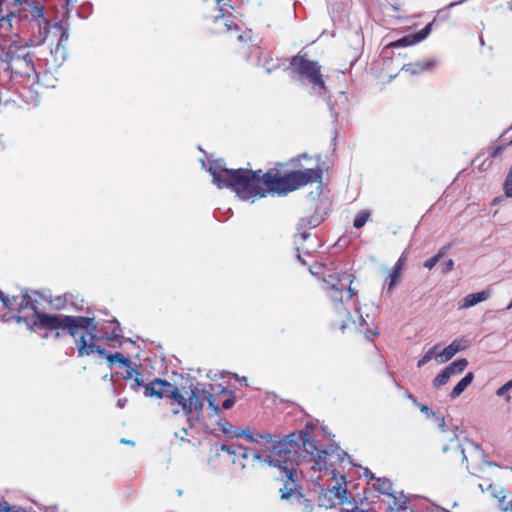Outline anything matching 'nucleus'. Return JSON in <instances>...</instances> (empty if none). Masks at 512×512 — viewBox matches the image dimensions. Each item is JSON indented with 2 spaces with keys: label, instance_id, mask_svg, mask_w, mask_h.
<instances>
[{
  "label": "nucleus",
  "instance_id": "64",
  "mask_svg": "<svg viewBox=\"0 0 512 512\" xmlns=\"http://www.w3.org/2000/svg\"><path fill=\"white\" fill-rule=\"evenodd\" d=\"M360 324L363 325L365 323V319L362 317V315H359Z\"/></svg>",
  "mask_w": 512,
  "mask_h": 512
},
{
  "label": "nucleus",
  "instance_id": "2",
  "mask_svg": "<svg viewBox=\"0 0 512 512\" xmlns=\"http://www.w3.org/2000/svg\"><path fill=\"white\" fill-rule=\"evenodd\" d=\"M18 322H25L30 331L47 330L54 331V338L59 339L65 335L75 340L78 357L106 354V350L97 345L96 341L98 322L94 317L73 316L64 314H49L37 312L32 318H15Z\"/></svg>",
  "mask_w": 512,
  "mask_h": 512
},
{
  "label": "nucleus",
  "instance_id": "16",
  "mask_svg": "<svg viewBox=\"0 0 512 512\" xmlns=\"http://www.w3.org/2000/svg\"><path fill=\"white\" fill-rule=\"evenodd\" d=\"M437 65L436 59H428L424 61H417L404 66L405 71L410 72L412 75L421 74L425 71L432 70Z\"/></svg>",
  "mask_w": 512,
  "mask_h": 512
},
{
  "label": "nucleus",
  "instance_id": "61",
  "mask_svg": "<svg viewBox=\"0 0 512 512\" xmlns=\"http://www.w3.org/2000/svg\"><path fill=\"white\" fill-rule=\"evenodd\" d=\"M237 38H238V40H240V41H246V35H244V34H240V35H238V37H237Z\"/></svg>",
  "mask_w": 512,
  "mask_h": 512
},
{
  "label": "nucleus",
  "instance_id": "41",
  "mask_svg": "<svg viewBox=\"0 0 512 512\" xmlns=\"http://www.w3.org/2000/svg\"><path fill=\"white\" fill-rule=\"evenodd\" d=\"M315 428V425L312 422H307L303 430H299L298 432H304L308 438V441H314L311 436L310 432Z\"/></svg>",
  "mask_w": 512,
  "mask_h": 512
},
{
  "label": "nucleus",
  "instance_id": "63",
  "mask_svg": "<svg viewBox=\"0 0 512 512\" xmlns=\"http://www.w3.org/2000/svg\"><path fill=\"white\" fill-rule=\"evenodd\" d=\"M367 334H369V335H378L379 333L377 331L368 330Z\"/></svg>",
  "mask_w": 512,
  "mask_h": 512
},
{
  "label": "nucleus",
  "instance_id": "17",
  "mask_svg": "<svg viewBox=\"0 0 512 512\" xmlns=\"http://www.w3.org/2000/svg\"><path fill=\"white\" fill-rule=\"evenodd\" d=\"M490 296V292L483 290L476 293L468 294L464 297L461 308H469L472 307L482 301H485Z\"/></svg>",
  "mask_w": 512,
  "mask_h": 512
},
{
  "label": "nucleus",
  "instance_id": "22",
  "mask_svg": "<svg viewBox=\"0 0 512 512\" xmlns=\"http://www.w3.org/2000/svg\"><path fill=\"white\" fill-rule=\"evenodd\" d=\"M103 357H105L108 362L110 364H114L115 362H118L119 364L123 365V366H129V365H132V362L129 358L125 357L122 353L120 352H115V353H108L106 351V354L102 355Z\"/></svg>",
  "mask_w": 512,
  "mask_h": 512
},
{
  "label": "nucleus",
  "instance_id": "21",
  "mask_svg": "<svg viewBox=\"0 0 512 512\" xmlns=\"http://www.w3.org/2000/svg\"><path fill=\"white\" fill-rule=\"evenodd\" d=\"M468 366V361L466 358L457 359L456 361L450 363L445 367L446 370H448L449 374L452 375H459L463 373V371Z\"/></svg>",
  "mask_w": 512,
  "mask_h": 512
},
{
  "label": "nucleus",
  "instance_id": "24",
  "mask_svg": "<svg viewBox=\"0 0 512 512\" xmlns=\"http://www.w3.org/2000/svg\"><path fill=\"white\" fill-rule=\"evenodd\" d=\"M451 378V375L449 374L448 370L445 368L437 374V376L433 379L432 385L434 388L438 389L444 385H446Z\"/></svg>",
  "mask_w": 512,
  "mask_h": 512
},
{
  "label": "nucleus",
  "instance_id": "15",
  "mask_svg": "<svg viewBox=\"0 0 512 512\" xmlns=\"http://www.w3.org/2000/svg\"><path fill=\"white\" fill-rule=\"evenodd\" d=\"M261 48L259 46H252L251 51L249 54L246 55L247 60H251L252 57L255 58V64L258 66H262L267 73H270L272 70H274L278 65L276 63H273L272 58H266L264 59V62L261 63Z\"/></svg>",
  "mask_w": 512,
  "mask_h": 512
},
{
  "label": "nucleus",
  "instance_id": "14",
  "mask_svg": "<svg viewBox=\"0 0 512 512\" xmlns=\"http://www.w3.org/2000/svg\"><path fill=\"white\" fill-rule=\"evenodd\" d=\"M468 347V341L463 338L454 339L443 351L436 356V359L440 363L449 361L460 351L465 350Z\"/></svg>",
  "mask_w": 512,
  "mask_h": 512
},
{
  "label": "nucleus",
  "instance_id": "4",
  "mask_svg": "<svg viewBox=\"0 0 512 512\" xmlns=\"http://www.w3.org/2000/svg\"><path fill=\"white\" fill-rule=\"evenodd\" d=\"M208 171L218 188L231 189L241 200L263 198L267 195V191L262 187L261 169H228L223 165V160H216Z\"/></svg>",
  "mask_w": 512,
  "mask_h": 512
},
{
  "label": "nucleus",
  "instance_id": "46",
  "mask_svg": "<svg viewBox=\"0 0 512 512\" xmlns=\"http://www.w3.org/2000/svg\"><path fill=\"white\" fill-rule=\"evenodd\" d=\"M466 444H467L471 449H473L475 453H477V454H479V455H480V454H483V450L481 449V447H480V445H479V444L474 443V442H472V441H468V440H466Z\"/></svg>",
  "mask_w": 512,
  "mask_h": 512
},
{
  "label": "nucleus",
  "instance_id": "8",
  "mask_svg": "<svg viewBox=\"0 0 512 512\" xmlns=\"http://www.w3.org/2000/svg\"><path fill=\"white\" fill-rule=\"evenodd\" d=\"M354 276L347 272H342L338 275H328L324 279V290L328 297L336 305V310L340 315H346L347 320H341L339 324L334 323L333 327L340 329L342 332L347 328L348 322L351 320V315L343 307L344 296L346 300L351 299L356 295V292L351 288Z\"/></svg>",
  "mask_w": 512,
  "mask_h": 512
},
{
  "label": "nucleus",
  "instance_id": "25",
  "mask_svg": "<svg viewBox=\"0 0 512 512\" xmlns=\"http://www.w3.org/2000/svg\"><path fill=\"white\" fill-rule=\"evenodd\" d=\"M389 282L387 283V291L390 292L398 284L401 278V271L398 268H392L389 273Z\"/></svg>",
  "mask_w": 512,
  "mask_h": 512
},
{
  "label": "nucleus",
  "instance_id": "60",
  "mask_svg": "<svg viewBox=\"0 0 512 512\" xmlns=\"http://www.w3.org/2000/svg\"><path fill=\"white\" fill-rule=\"evenodd\" d=\"M366 476H369V477H370V479H375V480L377 479V478L374 476V474H373V473H371V472H369V471H368V469L366 470Z\"/></svg>",
  "mask_w": 512,
  "mask_h": 512
},
{
  "label": "nucleus",
  "instance_id": "12",
  "mask_svg": "<svg viewBox=\"0 0 512 512\" xmlns=\"http://www.w3.org/2000/svg\"><path fill=\"white\" fill-rule=\"evenodd\" d=\"M297 484L286 483L283 488L280 489L281 498L290 500L292 504H297L303 507V512H312L313 503L306 499L305 496L296 489Z\"/></svg>",
  "mask_w": 512,
  "mask_h": 512
},
{
  "label": "nucleus",
  "instance_id": "59",
  "mask_svg": "<svg viewBox=\"0 0 512 512\" xmlns=\"http://www.w3.org/2000/svg\"><path fill=\"white\" fill-rule=\"evenodd\" d=\"M406 509H407V503H406V501H403V502L399 505L398 510H402V511H404V510H406Z\"/></svg>",
  "mask_w": 512,
  "mask_h": 512
},
{
  "label": "nucleus",
  "instance_id": "49",
  "mask_svg": "<svg viewBox=\"0 0 512 512\" xmlns=\"http://www.w3.org/2000/svg\"><path fill=\"white\" fill-rule=\"evenodd\" d=\"M231 455L233 456L232 462L234 464L239 463L241 468H245L246 467L245 463L243 461L239 460V452H235V454H231Z\"/></svg>",
  "mask_w": 512,
  "mask_h": 512
},
{
  "label": "nucleus",
  "instance_id": "56",
  "mask_svg": "<svg viewBox=\"0 0 512 512\" xmlns=\"http://www.w3.org/2000/svg\"><path fill=\"white\" fill-rule=\"evenodd\" d=\"M7 51V47L0 43V59L4 58V53Z\"/></svg>",
  "mask_w": 512,
  "mask_h": 512
},
{
  "label": "nucleus",
  "instance_id": "3",
  "mask_svg": "<svg viewBox=\"0 0 512 512\" xmlns=\"http://www.w3.org/2000/svg\"><path fill=\"white\" fill-rule=\"evenodd\" d=\"M210 390L199 389L193 387L190 389L189 398L186 399L179 389L167 380L154 379L145 387V397L169 398L173 400L181 408L187 416L189 427H193V423L200 419L203 412L204 402L207 401L209 408L215 414H218L221 408L216 405L215 397L212 391L213 385L209 384Z\"/></svg>",
  "mask_w": 512,
  "mask_h": 512
},
{
  "label": "nucleus",
  "instance_id": "1",
  "mask_svg": "<svg viewBox=\"0 0 512 512\" xmlns=\"http://www.w3.org/2000/svg\"><path fill=\"white\" fill-rule=\"evenodd\" d=\"M338 449L339 447L335 446L329 452L321 448L316 441H308L304 432H292L283 439H276L263 453L255 451L252 458L281 469L295 485L296 467L301 462L312 463L311 468L315 471L325 470L328 457H332Z\"/></svg>",
  "mask_w": 512,
  "mask_h": 512
},
{
  "label": "nucleus",
  "instance_id": "38",
  "mask_svg": "<svg viewBox=\"0 0 512 512\" xmlns=\"http://www.w3.org/2000/svg\"><path fill=\"white\" fill-rule=\"evenodd\" d=\"M240 444H235V443H231V444H222L221 447H220V450L221 451H225L227 452L229 455L231 454H235V452H238L240 451Z\"/></svg>",
  "mask_w": 512,
  "mask_h": 512
},
{
  "label": "nucleus",
  "instance_id": "40",
  "mask_svg": "<svg viewBox=\"0 0 512 512\" xmlns=\"http://www.w3.org/2000/svg\"><path fill=\"white\" fill-rule=\"evenodd\" d=\"M417 407H419L420 411L422 413H424L426 415V417H433V418H435V416L437 415V413H435L431 408H429L426 405H423V404L419 403V405H417Z\"/></svg>",
  "mask_w": 512,
  "mask_h": 512
},
{
  "label": "nucleus",
  "instance_id": "9",
  "mask_svg": "<svg viewBox=\"0 0 512 512\" xmlns=\"http://www.w3.org/2000/svg\"><path fill=\"white\" fill-rule=\"evenodd\" d=\"M45 14V8L40 0H12L6 10L3 0H0V28L9 31L14 20L30 19Z\"/></svg>",
  "mask_w": 512,
  "mask_h": 512
},
{
  "label": "nucleus",
  "instance_id": "27",
  "mask_svg": "<svg viewBox=\"0 0 512 512\" xmlns=\"http://www.w3.org/2000/svg\"><path fill=\"white\" fill-rule=\"evenodd\" d=\"M445 254L446 247H443L438 251L436 255H434L433 257L429 258L424 262V267L427 269H432L440 261V259L444 257Z\"/></svg>",
  "mask_w": 512,
  "mask_h": 512
},
{
  "label": "nucleus",
  "instance_id": "58",
  "mask_svg": "<svg viewBox=\"0 0 512 512\" xmlns=\"http://www.w3.org/2000/svg\"><path fill=\"white\" fill-rule=\"evenodd\" d=\"M77 0H64V4H63V7H69L70 5H72L73 3H75Z\"/></svg>",
  "mask_w": 512,
  "mask_h": 512
},
{
  "label": "nucleus",
  "instance_id": "42",
  "mask_svg": "<svg viewBox=\"0 0 512 512\" xmlns=\"http://www.w3.org/2000/svg\"><path fill=\"white\" fill-rule=\"evenodd\" d=\"M454 268V261L452 259H448L444 262V265H443V268H442V273L443 274H447L449 273L450 271H452Z\"/></svg>",
  "mask_w": 512,
  "mask_h": 512
},
{
  "label": "nucleus",
  "instance_id": "54",
  "mask_svg": "<svg viewBox=\"0 0 512 512\" xmlns=\"http://www.w3.org/2000/svg\"><path fill=\"white\" fill-rule=\"evenodd\" d=\"M467 1L468 0H459V1L451 2L450 4L447 5L446 8L447 9H451V8H453L455 6H458V5H461V4H463V3L467 2Z\"/></svg>",
  "mask_w": 512,
  "mask_h": 512
},
{
  "label": "nucleus",
  "instance_id": "29",
  "mask_svg": "<svg viewBox=\"0 0 512 512\" xmlns=\"http://www.w3.org/2000/svg\"><path fill=\"white\" fill-rule=\"evenodd\" d=\"M113 322L116 324V328L112 332L106 334L105 338L108 341H118L119 339L123 338L120 323L117 319H114Z\"/></svg>",
  "mask_w": 512,
  "mask_h": 512
},
{
  "label": "nucleus",
  "instance_id": "62",
  "mask_svg": "<svg viewBox=\"0 0 512 512\" xmlns=\"http://www.w3.org/2000/svg\"><path fill=\"white\" fill-rule=\"evenodd\" d=\"M121 443L131 444V445H133V444H134V442H133V441H131V440H126V439H122V440H121Z\"/></svg>",
  "mask_w": 512,
  "mask_h": 512
},
{
  "label": "nucleus",
  "instance_id": "6",
  "mask_svg": "<svg viewBox=\"0 0 512 512\" xmlns=\"http://www.w3.org/2000/svg\"><path fill=\"white\" fill-rule=\"evenodd\" d=\"M29 44L31 46L42 45L49 37L56 39V46L51 50L55 55L64 57L65 44L68 41V29L61 22L53 24L45 17V14L29 19Z\"/></svg>",
  "mask_w": 512,
  "mask_h": 512
},
{
  "label": "nucleus",
  "instance_id": "35",
  "mask_svg": "<svg viewBox=\"0 0 512 512\" xmlns=\"http://www.w3.org/2000/svg\"><path fill=\"white\" fill-rule=\"evenodd\" d=\"M221 393H228L230 392V396L228 398H226L223 403H222V408L223 409H230L234 406L235 402H236V398L234 396V393L232 391H228L227 388L223 387L221 388Z\"/></svg>",
  "mask_w": 512,
  "mask_h": 512
},
{
  "label": "nucleus",
  "instance_id": "43",
  "mask_svg": "<svg viewBox=\"0 0 512 512\" xmlns=\"http://www.w3.org/2000/svg\"><path fill=\"white\" fill-rule=\"evenodd\" d=\"M125 367H126V373H125V375H123V379L130 380L133 378V376H135V372H138V371L135 370L131 365L125 366Z\"/></svg>",
  "mask_w": 512,
  "mask_h": 512
},
{
  "label": "nucleus",
  "instance_id": "45",
  "mask_svg": "<svg viewBox=\"0 0 512 512\" xmlns=\"http://www.w3.org/2000/svg\"><path fill=\"white\" fill-rule=\"evenodd\" d=\"M435 419L438 421V427L442 432H446V423L444 416L436 415Z\"/></svg>",
  "mask_w": 512,
  "mask_h": 512
},
{
  "label": "nucleus",
  "instance_id": "30",
  "mask_svg": "<svg viewBox=\"0 0 512 512\" xmlns=\"http://www.w3.org/2000/svg\"><path fill=\"white\" fill-rule=\"evenodd\" d=\"M330 492L334 494V496L340 500V503L344 502V498L347 493V489L342 484H337L330 489Z\"/></svg>",
  "mask_w": 512,
  "mask_h": 512
},
{
  "label": "nucleus",
  "instance_id": "48",
  "mask_svg": "<svg viewBox=\"0 0 512 512\" xmlns=\"http://www.w3.org/2000/svg\"><path fill=\"white\" fill-rule=\"evenodd\" d=\"M340 512H369L368 510L359 509L357 504H353L351 509L348 508H341Z\"/></svg>",
  "mask_w": 512,
  "mask_h": 512
},
{
  "label": "nucleus",
  "instance_id": "34",
  "mask_svg": "<svg viewBox=\"0 0 512 512\" xmlns=\"http://www.w3.org/2000/svg\"><path fill=\"white\" fill-rule=\"evenodd\" d=\"M149 383L144 384L143 375L141 372H135V376L133 379V382L131 383L130 387L134 391H138L140 387H146Z\"/></svg>",
  "mask_w": 512,
  "mask_h": 512
},
{
  "label": "nucleus",
  "instance_id": "10",
  "mask_svg": "<svg viewBox=\"0 0 512 512\" xmlns=\"http://www.w3.org/2000/svg\"><path fill=\"white\" fill-rule=\"evenodd\" d=\"M0 301L3 303L5 308H7L10 311L16 310L19 314L18 316L22 318H32L34 319V316L39 311L38 307V301L36 299H33V297L30 294V291L26 289L21 297L18 296H5L2 292V297ZM17 315H13L10 318H8L6 321L9 320H15L17 323H19L15 318ZM23 323V321L21 322ZM24 324L27 326V324L24 322Z\"/></svg>",
  "mask_w": 512,
  "mask_h": 512
},
{
  "label": "nucleus",
  "instance_id": "47",
  "mask_svg": "<svg viewBox=\"0 0 512 512\" xmlns=\"http://www.w3.org/2000/svg\"><path fill=\"white\" fill-rule=\"evenodd\" d=\"M503 150H504V147H503V146H496V147L492 148V150H491V152H490L489 156H490L491 158H495V157H497L498 155H500V154H501V152H502Z\"/></svg>",
  "mask_w": 512,
  "mask_h": 512
},
{
  "label": "nucleus",
  "instance_id": "32",
  "mask_svg": "<svg viewBox=\"0 0 512 512\" xmlns=\"http://www.w3.org/2000/svg\"><path fill=\"white\" fill-rule=\"evenodd\" d=\"M512 389V381L509 380L508 382H506L504 385H502L501 387H499L496 391V395L499 396V397H502L504 396L505 397V400L507 402H509L511 400V396L509 395V390Z\"/></svg>",
  "mask_w": 512,
  "mask_h": 512
},
{
  "label": "nucleus",
  "instance_id": "37",
  "mask_svg": "<svg viewBox=\"0 0 512 512\" xmlns=\"http://www.w3.org/2000/svg\"><path fill=\"white\" fill-rule=\"evenodd\" d=\"M0 512H26V510L11 506L5 501H0Z\"/></svg>",
  "mask_w": 512,
  "mask_h": 512
},
{
  "label": "nucleus",
  "instance_id": "26",
  "mask_svg": "<svg viewBox=\"0 0 512 512\" xmlns=\"http://www.w3.org/2000/svg\"><path fill=\"white\" fill-rule=\"evenodd\" d=\"M370 217V212L367 210L360 211L353 221V226L356 229L362 228Z\"/></svg>",
  "mask_w": 512,
  "mask_h": 512
},
{
  "label": "nucleus",
  "instance_id": "44",
  "mask_svg": "<svg viewBox=\"0 0 512 512\" xmlns=\"http://www.w3.org/2000/svg\"><path fill=\"white\" fill-rule=\"evenodd\" d=\"M239 450H240V451H238L239 452V460L244 462V460H247L249 458L250 453H249L248 449L243 447L241 444H240Z\"/></svg>",
  "mask_w": 512,
  "mask_h": 512
},
{
  "label": "nucleus",
  "instance_id": "23",
  "mask_svg": "<svg viewBox=\"0 0 512 512\" xmlns=\"http://www.w3.org/2000/svg\"><path fill=\"white\" fill-rule=\"evenodd\" d=\"M222 433L229 438H237L239 429H235L226 419L218 422Z\"/></svg>",
  "mask_w": 512,
  "mask_h": 512
},
{
  "label": "nucleus",
  "instance_id": "19",
  "mask_svg": "<svg viewBox=\"0 0 512 512\" xmlns=\"http://www.w3.org/2000/svg\"><path fill=\"white\" fill-rule=\"evenodd\" d=\"M375 490H377L381 494L393 496L392 493V482L385 478H377L376 482L373 484Z\"/></svg>",
  "mask_w": 512,
  "mask_h": 512
},
{
  "label": "nucleus",
  "instance_id": "52",
  "mask_svg": "<svg viewBox=\"0 0 512 512\" xmlns=\"http://www.w3.org/2000/svg\"><path fill=\"white\" fill-rule=\"evenodd\" d=\"M404 266V259L403 257H400L397 262L394 264L393 268H398V270L402 271Z\"/></svg>",
  "mask_w": 512,
  "mask_h": 512
},
{
  "label": "nucleus",
  "instance_id": "28",
  "mask_svg": "<svg viewBox=\"0 0 512 512\" xmlns=\"http://www.w3.org/2000/svg\"><path fill=\"white\" fill-rule=\"evenodd\" d=\"M415 41L412 38V35L404 36L392 43L389 44V47L397 48V47H408L414 45Z\"/></svg>",
  "mask_w": 512,
  "mask_h": 512
},
{
  "label": "nucleus",
  "instance_id": "5",
  "mask_svg": "<svg viewBox=\"0 0 512 512\" xmlns=\"http://www.w3.org/2000/svg\"><path fill=\"white\" fill-rule=\"evenodd\" d=\"M321 178L322 170L320 168L296 170L285 175H280L277 170H268L261 174L262 187L265 188L267 194L277 195H286L304 185L320 181Z\"/></svg>",
  "mask_w": 512,
  "mask_h": 512
},
{
  "label": "nucleus",
  "instance_id": "50",
  "mask_svg": "<svg viewBox=\"0 0 512 512\" xmlns=\"http://www.w3.org/2000/svg\"><path fill=\"white\" fill-rule=\"evenodd\" d=\"M457 449L459 450V452L461 453L462 455V461L465 462L467 461V456H466V448L463 444H458L457 446Z\"/></svg>",
  "mask_w": 512,
  "mask_h": 512
},
{
  "label": "nucleus",
  "instance_id": "39",
  "mask_svg": "<svg viewBox=\"0 0 512 512\" xmlns=\"http://www.w3.org/2000/svg\"><path fill=\"white\" fill-rule=\"evenodd\" d=\"M238 437H245L249 442L256 443V433H252L250 430H239Z\"/></svg>",
  "mask_w": 512,
  "mask_h": 512
},
{
  "label": "nucleus",
  "instance_id": "33",
  "mask_svg": "<svg viewBox=\"0 0 512 512\" xmlns=\"http://www.w3.org/2000/svg\"><path fill=\"white\" fill-rule=\"evenodd\" d=\"M438 346L435 345L434 347L430 348L423 356L421 359L418 360V363H417V367H422L424 366L426 363H428L435 355V352L437 350Z\"/></svg>",
  "mask_w": 512,
  "mask_h": 512
},
{
  "label": "nucleus",
  "instance_id": "57",
  "mask_svg": "<svg viewBox=\"0 0 512 512\" xmlns=\"http://www.w3.org/2000/svg\"><path fill=\"white\" fill-rule=\"evenodd\" d=\"M407 398L410 399L416 406L419 405V402L412 394L408 393Z\"/></svg>",
  "mask_w": 512,
  "mask_h": 512
},
{
  "label": "nucleus",
  "instance_id": "51",
  "mask_svg": "<svg viewBox=\"0 0 512 512\" xmlns=\"http://www.w3.org/2000/svg\"><path fill=\"white\" fill-rule=\"evenodd\" d=\"M127 402H128L127 398H120V399H118L116 406L119 409H123L126 406Z\"/></svg>",
  "mask_w": 512,
  "mask_h": 512
},
{
  "label": "nucleus",
  "instance_id": "36",
  "mask_svg": "<svg viewBox=\"0 0 512 512\" xmlns=\"http://www.w3.org/2000/svg\"><path fill=\"white\" fill-rule=\"evenodd\" d=\"M503 189H504L505 195L507 197L512 198V165H511V168H510V170L506 176V179L504 181Z\"/></svg>",
  "mask_w": 512,
  "mask_h": 512
},
{
  "label": "nucleus",
  "instance_id": "13",
  "mask_svg": "<svg viewBox=\"0 0 512 512\" xmlns=\"http://www.w3.org/2000/svg\"><path fill=\"white\" fill-rule=\"evenodd\" d=\"M323 221H324V217L317 210H315L313 212V214L301 218L297 224V230L299 232L301 239L303 241H305L310 236V233L308 232V230L316 228Z\"/></svg>",
  "mask_w": 512,
  "mask_h": 512
},
{
  "label": "nucleus",
  "instance_id": "53",
  "mask_svg": "<svg viewBox=\"0 0 512 512\" xmlns=\"http://www.w3.org/2000/svg\"><path fill=\"white\" fill-rule=\"evenodd\" d=\"M82 8H83V9H87V13H86V14H84L81 10H78V11H77V14H78V16H79V17H81V18H87L88 13H89V11H90V9H91V5L89 4V5H87V7H84V6H83Z\"/></svg>",
  "mask_w": 512,
  "mask_h": 512
},
{
  "label": "nucleus",
  "instance_id": "31",
  "mask_svg": "<svg viewBox=\"0 0 512 512\" xmlns=\"http://www.w3.org/2000/svg\"><path fill=\"white\" fill-rule=\"evenodd\" d=\"M432 23L427 24L424 28L418 31L415 34H412V38L415 41V44L424 40L431 32Z\"/></svg>",
  "mask_w": 512,
  "mask_h": 512
},
{
  "label": "nucleus",
  "instance_id": "18",
  "mask_svg": "<svg viewBox=\"0 0 512 512\" xmlns=\"http://www.w3.org/2000/svg\"><path fill=\"white\" fill-rule=\"evenodd\" d=\"M474 380V373L468 372L452 389L450 392V398L456 399L458 398L465 389L473 382Z\"/></svg>",
  "mask_w": 512,
  "mask_h": 512
},
{
  "label": "nucleus",
  "instance_id": "11",
  "mask_svg": "<svg viewBox=\"0 0 512 512\" xmlns=\"http://www.w3.org/2000/svg\"><path fill=\"white\" fill-rule=\"evenodd\" d=\"M290 64L296 74L308 79L314 87L317 86L323 91L326 90L318 61H310L298 54L291 58Z\"/></svg>",
  "mask_w": 512,
  "mask_h": 512
},
{
  "label": "nucleus",
  "instance_id": "55",
  "mask_svg": "<svg viewBox=\"0 0 512 512\" xmlns=\"http://www.w3.org/2000/svg\"><path fill=\"white\" fill-rule=\"evenodd\" d=\"M501 509L504 512H512V500L506 506H502Z\"/></svg>",
  "mask_w": 512,
  "mask_h": 512
},
{
  "label": "nucleus",
  "instance_id": "7",
  "mask_svg": "<svg viewBox=\"0 0 512 512\" xmlns=\"http://www.w3.org/2000/svg\"><path fill=\"white\" fill-rule=\"evenodd\" d=\"M2 72L11 80L37 77L33 54L27 47L10 44L4 58L0 59V73Z\"/></svg>",
  "mask_w": 512,
  "mask_h": 512
},
{
  "label": "nucleus",
  "instance_id": "20",
  "mask_svg": "<svg viewBox=\"0 0 512 512\" xmlns=\"http://www.w3.org/2000/svg\"><path fill=\"white\" fill-rule=\"evenodd\" d=\"M256 438V444L261 447V453L266 451V447H269L276 440V437L268 432H256Z\"/></svg>",
  "mask_w": 512,
  "mask_h": 512
}]
</instances>
